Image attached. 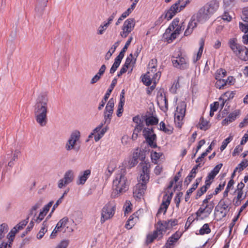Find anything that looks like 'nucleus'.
<instances>
[{"mask_svg": "<svg viewBox=\"0 0 248 248\" xmlns=\"http://www.w3.org/2000/svg\"><path fill=\"white\" fill-rule=\"evenodd\" d=\"M77 141L78 140H68L65 145L66 150L78 149L79 145L77 143Z\"/></svg>", "mask_w": 248, "mask_h": 248, "instance_id": "obj_25", "label": "nucleus"}, {"mask_svg": "<svg viewBox=\"0 0 248 248\" xmlns=\"http://www.w3.org/2000/svg\"><path fill=\"white\" fill-rule=\"evenodd\" d=\"M147 189V185L138 183L133 188V196L135 198L140 199L143 197Z\"/></svg>", "mask_w": 248, "mask_h": 248, "instance_id": "obj_14", "label": "nucleus"}, {"mask_svg": "<svg viewBox=\"0 0 248 248\" xmlns=\"http://www.w3.org/2000/svg\"><path fill=\"white\" fill-rule=\"evenodd\" d=\"M183 232L177 231L174 233L169 237L165 244L166 248H174L176 243L181 237Z\"/></svg>", "mask_w": 248, "mask_h": 248, "instance_id": "obj_12", "label": "nucleus"}, {"mask_svg": "<svg viewBox=\"0 0 248 248\" xmlns=\"http://www.w3.org/2000/svg\"><path fill=\"white\" fill-rule=\"evenodd\" d=\"M172 196L171 192L169 195L165 194L163 197L162 202L159 208L156 216L163 213L164 214H166L168 208L170 204Z\"/></svg>", "mask_w": 248, "mask_h": 248, "instance_id": "obj_11", "label": "nucleus"}, {"mask_svg": "<svg viewBox=\"0 0 248 248\" xmlns=\"http://www.w3.org/2000/svg\"><path fill=\"white\" fill-rule=\"evenodd\" d=\"M121 63V62H119L118 61L116 60H114V62L113 63V65H112L109 72L110 74H113L117 70V69L119 66L120 64Z\"/></svg>", "mask_w": 248, "mask_h": 248, "instance_id": "obj_52", "label": "nucleus"}, {"mask_svg": "<svg viewBox=\"0 0 248 248\" xmlns=\"http://www.w3.org/2000/svg\"><path fill=\"white\" fill-rule=\"evenodd\" d=\"M196 218H194L193 216H189L187 219V221L185 224V228L186 230L189 227L190 224L195 220Z\"/></svg>", "mask_w": 248, "mask_h": 248, "instance_id": "obj_56", "label": "nucleus"}, {"mask_svg": "<svg viewBox=\"0 0 248 248\" xmlns=\"http://www.w3.org/2000/svg\"><path fill=\"white\" fill-rule=\"evenodd\" d=\"M160 130L163 131L167 134H170L173 131V127L170 125H166L163 122H161L159 124Z\"/></svg>", "mask_w": 248, "mask_h": 248, "instance_id": "obj_24", "label": "nucleus"}, {"mask_svg": "<svg viewBox=\"0 0 248 248\" xmlns=\"http://www.w3.org/2000/svg\"><path fill=\"white\" fill-rule=\"evenodd\" d=\"M193 16L192 17L191 20L189 22L187 27L190 28V29H192V30L194 28H195L197 26V23L195 22V19H193Z\"/></svg>", "mask_w": 248, "mask_h": 248, "instance_id": "obj_62", "label": "nucleus"}, {"mask_svg": "<svg viewBox=\"0 0 248 248\" xmlns=\"http://www.w3.org/2000/svg\"><path fill=\"white\" fill-rule=\"evenodd\" d=\"M147 113H149V115L148 116L147 115L145 116V121L146 125H156L158 123V118L154 116L153 113H151L148 112H147Z\"/></svg>", "mask_w": 248, "mask_h": 248, "instance_id": "obj_20", "label": "nucleus"}, {"mask_svg": "<svg viewBox=\"0 0 248 248\" xmlns=\"http://www.w3.org/2000/svg\"><path fill=\"white\" fill-rule=\"evenodd\" d=\"M155 230L152 233H149L146 237V243H152L155 239L160 240L164 233L169 230L168 226L164 220H158L155 225Z\"/></svg>", "mask_w": 248, "mask_h": 248, "instance_id": "obj_3", "label": "nucleus"}, {"mask_svg": "<svg viewBox=\"0 0 248 248\" xmlns=\"http://www.w3.org/2000/svg\"><path fill=\"white\" fill-rule=\"evenodd\" d=\"M131 62V59L127 57L126 59L124 64L123 65L120 71L117 74V76L120 77L123 74L126 73L127 69Z\"/></svg>", "mask_w": 248, "mask_h": 248, "instance_id": "obj_23", "label": "nucleus"}, {"mask_svg": "<svg viewBox=\"0 0 248 248\" xmlns=\"http://www.w3.org/2000/svg\"><path fill=\"white\" fill-rule=\"evenodd\" d=\"M166 222L168 226L169 230L171 229L173 226L177 225L178 223V221L177 219H170L166 220Z\"/></svg>", "mask_w": 248, "mask_h": 248, "instance_id": "obj_48", "label": "nucleus"}, {"mask_svg": "<svg viewBox=\"0 0 248 248\" xmlns=\"http://www.w3.org/2000/svg\"><path fill=\"white\" fill-rule=\"evenodd\" d=\"M74 177V176L73 171L69 170L65 172L63 179L64 180L65 183L68 184L72 182Z\"/></svg>", "mask_w": 248, "mask_h": 248, "instance_id": "obj_28", "label": "nucleus"}, {"mask_svg": "<svg viewBox=\"0 0 248 248\" xmlns=\"http://www.w3.org/2000/svg\"><path fill=\"white\" fill-rule=\"evenodd\" d=\"M141 151H139L138 149H137L133 154V156L132 159L129 161L130 165L131 167L135 166L138 163V159L140 158V160H144L145 156L142 155Z\"/></svg>", "mask_w": 248, "mask_h": 248, "instance_id": "obj_17", "label": "nucleus"}, {"mask_svg": "<svg viewBox=\"0 0 248 248\" xmlns=\"http://www.w3.org/2000/svg\"><path fill=\"white\" fill-rule=\"evenodd\" d=\"M226 183L225 182H223L222 183H220L217 187H216L214 191V194L217 195L219 192H220L224 187L225 186Z\"/></svg>", "mask_w": 248, "mask_h": 248, "instance_id": "obj_57", "label": "nucleus"}, {"mask_svg": "<svg viewBox=\"0 0 248 248\" xmlns=\"http://www.w3.org/2000/svg\"><path fill=\"white\" fill-rule=\"evenodd\" d=\"M186 4L184 3V4H182L181 5L179 6H178V10H175V11H176L177 12H175L173 10V9H172V10L171 11V13L170 14V15L169 16V18L170 19H171L172 18V17L178 13L180 12L181 11H182V10H183L185 7L186 6Z\"/></svg>", "mask_w": 248, "mask_h": 248, "instance_id": "obj_45", "label": "nucleus"}, {"mask_svg": "<svg viewBox=\"0 0 248 248\" xmlns=\"http://www.w3.org/2000/svg\"><path fill=\"white\" fill-rule=\"evenodd\" d=\"M226 85L227 84L229 85H232L235 82V79L232 76H229L227 79L225 80Z\"/></svg>", "mask_w": 248, "mask_h": 248, "instance_id": "obj_60", "label": "nucleus"}, {"mask_svg": "<svg viewBox=\"0 0 248 248\" xmlns=\"http://www.w3.org/2000/svg\"><path fill=\"white\" fill-rule=\"evenodd\" d=\"M244 49L246 50L245 55L242 56L240 58L244 61H248V48L246 46H244Z\"/></svg>", "mask_w": 248, "mask_h": 248, "instance_id": "obj_64", "label": "nucleus"}, {"mask_svg": "<svg viewBox=\"0 0 248 248\" xmlns=\"http://www.w3.org/2000/svg\"><path fill=\"white\" fill-rule=\"evenodd\" d=\"M113 188L118 193L125 192L128 188L127 179L122 171L117 173L113 181Z\"/></svg>", "mask_w": 248, "mask_h": 248, "instance_id": "obj_4", "label": "nucleus"}, {"mask_svg": "<svg viewBox=\"0 0 248 248\" xmlns=\"http://www.w3.org/2000/svg\"><path fill=\"white\" fill-rule=\"evenodd\" d=\"M106 26V23H105V22H103V25H101L97 31V34H103L105 31V30L107 29L108 26Z\"/></svg>", "mask_w": 248, "mask_h": 248, "instance_id": "obj_58", "label": "nucleus"}, {"mask_svg": "<svg viewBox=\"0 0 248 248\" xmlns=\"http://www.w3.org/2000/svg\"><path fill=\"white\" fill-rule=\"evenodd\" d=\"M211 232V229L208 223L204 224L199 230V234L204 235L205 234H209Z\"/></svg>", "mask_w": 248, "mask_h": 248, "instance_id": "obj_33", "label": "nucleus"}, {"mask_svg": "<svg viewBox=\"0 0 248 248\" xmlns=\"http://www.w3.org/2000/svg\"><path fill=\"white\" fill-rule=\"evenodd\" d=\"M208 187L204 185L202 187H201L200 189H199L197 192L195 197L196 199H199L200 197H201L203 194H204L208 189Z\"/></svg>", "mask_w": 248, "mask_h": 248, "instance_id": "obj_39", "label": "nucleus"}, {"mask_svg": "<svg viewBox=\"0 0 248 248\" xmlns=\"http://www.w3.org/2000/svg\"><path fill=\"white\" fill-rule=\"evenodd\" d=\"M208 123L203 117H201L199 122V127L201 129L206 130L208 128Z\"/></svg>", "mask_w": 248, "mask_h": 248, "instance_id": "obj_42", "label": "nucleus"}, {"mask_svg": "<svg viewBox=\"0 0 248 248\" xmlns=\"http://www.w3.org/2000/svg\"><path fill=\"white\" fill-rule=\"evenodd\" d=\"M218 7L219 2L216 0H212L207 2L197 13V21L202 23L205 22L217 11Z\"/></svg>", "mask_w": 248, "mask_h": 248, "instance_id": "obj_2", "label": "nucleus"}, {"mask_svg": "<svg viewBox=\"0 0 248 248\" xmlns=\"http://www.w3.org/2000/svg\"><path fill=\"white\" fill-rule=\"evenodd\" d=\"M162 154L161 153H157L156 152H152L151 154V157L152 159V162L155 164H156L157 163L158 160L162 156Z\"/></svg>", "mask_w": 248, "mask_h": 248, "instance_id": "obj_34", "label": "nucleus"}, {"mask_svg": "<svg viewBox=\"0 0 248 248\" xmlns=\"http://www.w3.org/2000/svg\"><path fill=\"white\" fill-rule=\"evenodd\" d=\"M150 72H148L147 74L143 76L142 78V81L143 82V84L147 86H150L152 82V79H151L150 76L148 75V74Z\"/></svg>", "mask_w": 248, "mask_h": 248, "instance_id": "obj_37", "label": "nucleus"}, {"mask_svg": "<svg viewBox=\"0 0 248 248\" xmlns=\"http://www.w3.org/2000/svg\"><path fill=\"white\" fill-rule=\"evenodd\" d=\"M137 214V212L134 213L129 217L128 220L126 221L125 228L127 230L132 229L139 220V218Z\"/></svg>", "mask_w": 248, "mask_h": 248, "instance_id": "obj_19", "label": "nucleus"}, {"mask_svg": "<svg viewBox=\"0 0 248 248\" xmlns=\"http://www.w3.org/2000/svg\"><path fill=\"white\" fill-rule=\"evenodd\" d=\"M113 112V108L108 106H106L104 114L105 123L109 124L110 123Z\"/></svg>", "mask_w": 248, "mask_h": 248, "instance_id": "obj_22", "label": "nucleus"}, {"mask_svg": "<svg viewBox=\"0 0 248 248\" xmlns=\"http://www.w3.org/2000/svg\"><path fill=\"white\" fill-rule=\"evenodd\" d=\"M102 125H103L102 124L101 125H100L101 126V127L102 126ZM107 129V127H104L103 128H101L100 130L99 131V132H98L97 133V134L95 135V136L94 137V140H100L103 137V136L104 135L105 133L106 132Z\"/></svg>", "mask_w": 248, "mask_h": 248, "instance_id": "obj_49", "label": "nucleus"}, {"mask_svg": "<svg viewBox=\"0 0 248 248\" xmlns=\"http://www.w3.org/2000/svg\"><path fill=\"white\" fill-rule=\"evenodd\" d=\"M183 196L182 192H179L176 194L174 198V202L176 204V206L179 207L180 203L181 202V199Z\"/></svg>", "mask_w": 248, "mask_h": 248, "instance_id": "obj_53", "label": "nucleus"}, {"mask_svg": "<svg viewBox=\"0 0 248 248\" xmlns=\"http://www.w3.org/2000/svg\"><path fill=\"white\" fill-rule=\"evenodd\" d=\"M48 0H36L35 10L37 16H40L43 14L45 8L46 7Z\"/></svg>", "mask_w": 248, "mask_h": 248, "instance_id": "obj_16", "label": "nucleus"}, {"mask_svg": "<svg viewBox=\"0 0 248 248\" xmlns=\"http://www.w3.org/2000/svg\"><path fill=\"white\" fill-rule=\"evenodd\" d=\"M48 99L46 93H42L37 97L34 106L35 120L41 126H45L47 122V112Z\"/></svg>", "mask_w": 248, "mask_h": 248, "instance_id": "obj_1", "label": "nucleus"}, {"mask_svg": "<svg viewBox=\"0 0 248 248\" xmlns=\"http://www.w3.org/2000/svg\"><path fill=\"white\" fill-rule=\"evenodd\" d=\"M116 211V204L114 202H109L106 204L101 210L100 222L102 224L111 219Z\"/></svg>", "mask_w": 248, "mask_h": 248, "instance_id": "obj_5", "label": "nucleus"}, {"mask_svg": "<svg viewBox=\"0 0 248 248\" xmlns=\"http://www.w3.org/2000/svg\"><path fill=\"white\" fill-rule=\"evenodd\" d=\"M199 44L200 46L199 49V51L197 54L196 60L194 61V62H196L201 58L204 45V39L203 38H202L201 39Z\"/></svg>", "mask_w": 248, "mask_h": 248, "instance_id": "obj_27", "label": "nucleus"}, {"mask_svg": "<svg viewBox=\"0 0 248 248\" xmlns=\"http://www.w3.org/2000/svg\"><path fill=\"white\" fill-rule=\"evenodd\" d=\"M226 71L222 68H220L218 69L215 74V78L217 79L219 78H223L226 76Z\"/></svg>", "mask_w": 248, "mask_h": 248, "instance_id": "obj_43", "label": "nucleus"}, {"mask_svg": "<svg viewBox=\"0 0 248 248\" xmlns=\"http://www.w3.org/2000/svg\"><path fill=\"white\" fill-rule=\"evenodd\" d=\"M202 165L203 164H201V163H199L195 165L191 170L190 173L188 175H189L190 177H192L193 178H194L196 177V175L197 173V170L198 168L202 167Z\"/></svg>", "mask_w": 248, "mask_h": 248, "instance_id": "obj_44", "label": "nucleus"}, {"mask_svg": "<svg viewBox=\"0 0 248 248\" xmlns=\"http://www.w3.org/2000/svg\"><path fill=\"white\" fill-rule=\"evenodd\" d=\"M28 218L26 220H24L20 221L18 224H17L15 227H16L17 231L21 230L27 225L28 221Z\"/></svg>", "mask_w": 248, "mask_h": 248, "instance_id": "obj_54", "label": "nucleus"}, {"mask_svg": "<svg viewBox=\"0 0 248 248\" xmlns=\"http://www.w3.org/2000/svg\"><path fill=\"white\" fill-rule=\"evenodd\" d=\"M119 44V41H117L114 43V44L111 46V49L106 53L105 56V60H108L112 54L115 52L116 48L118 47Z\"/></svg>", "mask_w": 248, "mask_h": 248, "instance_id": "obj_30", "label": "nucleus"}, {"mask_svg": "<svg viewBox=\"0 0 248 248\" xmlns=\"http://www.w3.org/2000/svg\"><path fill=\"white\" fill-rule=\"evenodd\" d=\"M171 11H170V9L167 11H165L164 13L156 21V24H158L161 23L164 19H167L168 21L170 20V19L169 16L171 13Z\"/></svg>", "mask_w": 248, "mask_h": 248, "instance_id": "obj_26", "label": "nucleus"}, {"mask_svg": "<svg viewBox=\"0 0 248 248\" xmlns=\"http://www.w3.org/2000/svg\"><path fill=\"white\" fill-rule=\"evenodd\" d=\"M143 136L145 140H156V136L154 133L152 128H144L143 130Z\"/></svg>", "mask_w": 248, "mask_h": 248, "instance_id": "obj_21", "label": "nucleus"}, {"mask_svg": "<svg viewBox=\"0 0 248 248\" xmlns=\"http://www.w3.org/2000/svg\"><path fill=\"white\" fill-rule=\"evenodd\" d=\"M244 21L246 22V23H243L239 22V28L242 31L244 32L245 34L248 33V21L247 19H244Z\"/></svg>", "mask_w": 248, "mask_h": 248, "instance_id": "obj_41", "label": "nucleus"}, {"mask_svg": "<svg viewBox=\"0 0 248 248\" xmlns=\"http://www.w3.org/2000/svg\"><path fill=\"white\" fill-rule=\"evenodd\" d=\"M235 192L237 193V196L235 198L236 200L235 204L238 205L240 203L241 201L245 199L246 196L243 198V191H235Z\"/></svg>", "mask_w": 248, "mask_h": 248, "instance_id": "obj_46", "label": "nucleus"}, {"mask_svg": "<svg viewBox=\"0 0 248 248\" xmlns=\"http://www.w3.org/2000/svg\"><path fill=\"white\" fill-rule=\"evenodd\" d=\"M216 79L217 80L215 83V86L217 88L221 89H223L225 85H226L225 79H222L221 78Z\"/></svg>", "mask_w": 248, "mask_h": 248, "instance_id": "obj_40", "label": "nucleus"}, {"mask_svg": "<svg viewBox=\"0 0 248 248\" xmlns=\"http://www.w3.org/2000/svg\"><path fill=\"white\" fill-rule=\"evenodd\" d=\"M240 214H239V213L237 215V216L233 218L232 222L230 224V225H229L230 232H231L232 231V229L233 226H234L236 221L238 220V219L239 217Z\"/></svg>", "mask_w": 248, "mask_h": 248, "instance_id": "obj_61", "label": "nucleus"}, {"mask_svg": "<svg viewBox=\"0 0 248 248\" xmlns=\"http://www.w3.org/2000/svg\"><path fill=\"white\" fill-rule=\"evenodd\" d=\"M228 44L232 52L237 55L240 54L241 52L244 51V46L237 43L236 38H230Z\"/></svg>", "mask_w": 248, "mask_h": 248, "instance_id": "obj_13", "label": "nucleus"}, {"mask_svg": "<svg viewBox=\"0 0 248 248\" xmlns=\"http://www.w3.org/2000/svg\"><path fill=\"white\" fill-rule=\"evenodd\" d=\"M101 128V126L99 125L97 127H96L95 129H94L93 131V132L89 135L88 138L91 139L93 137V136H94V138L95 136V135L97 134V133L98 132H99Z\"/></svg>", "mask_w": 248, "mask_h": 248, "instance_id": "obj_59", "label": "nucleus"}, {"mask_svg": "<svg viewBox=\"0 0 248 248\" xmlns=\"http://www.w3.org/2000/svg\"><path fill=\"white\" fill-rule=\"evenodd\" d=\"M214 207L210 205H201L199 209L196 212V220H203L208 218L211 215Z\"/></svg>", "mask_w": 248, "mask_h": 248, "instance_id": "obj_7", "label": "nucleus"}, {"mask_svg": "<svg viewBox=\"0 0 248 248\" xmlns=\"http://www.w3.org/2000/svg\"><path fill=\"white\" fill-rule=\"evenodd\" d=\"M117 83V79L116 78H114L109 87L106 93H105L103 99L102 100L101 102L99 104V105L98 106V109L99 110H101L102 109V108L104 107L107 100L108 99L112 90H113L114 87L116 85Z\"/></svg>", "mask_w": 248, "mask_h": 248, "instance_id": "obj_15", "label": "nucleus"}, {"mask_svg": "<svg viewBox=\"0 0 248 248\" xmlns=\"http://www.w3.org/2000/svg\"><path fill=\"white\" fill-rule=\"evenodd\" d=\"M157 97L160 101L164 103L165 110L163 108H161V109L164 111L167 110L168 109V102L165 94H163V93H161L159 95H158Z\"/></svg>", "mask_w": 248, "mask_h": 248, "instance_id": "obj_32", "label": "nucleus"}, {"mask_svg": "<svg viewBox=\"0 0 248 248\" xmlns=\"http://www.w3.org/2000/svg\"><path fill=\"white\" fill-rule=\"evenodd\" d=\"M91 173V170L89 169L81 172L78 176V178L77 182V184L78 185L84 184L88 178L90 176Z\"/></svg>", "mask_w": 248, "mask_h": 248, "instance_id": "obj_18", "label": "nucleus"}, {"mask_svg": "<svg viewBox=\"0 0 248 248\" xmlns=\"http://www.w3.org/2000/svg\"><path fill=\"white\" fill-rule=\"evenodd\" d=\"M247 166H248V160L244 159L236 167V170H238L239 172H241Z\"/></svg>", "mask_w": 248, "mask_h": 248, "instance_id": "obj_36", "label": "nucleus"}, {"mask_svg": "<svg viewBox=\"0 0 248 248\" xmlns=\"http://www.w3.org/2000/svg\"><path fill=\"white\" fill-rule=\"evenodd\" d=\"M236 93V91H228L225 92L223 96L224 97H226V99L225 100H229L230 99H232L233 97L234 96V95Z\"/></svg>", "mask_w": 248, "mask_h": 248, "instance_id": "obj_50", "label": "nucleus"}, {"mask_svg": "<svg viewBox=\"0 0 248 248\" xmlns=\"http://www.w3.org/2000/svg\"><path fill=\"white\" fill-rule=\"evenodd\" d=\"M243 150V146L241 145H238L234 149V151L232 153V155L233 156L237 154H239L241 152H242Z\"/></svg>", "mask_w": 248, "mask_h": 248, "instance_id": "obj_63", "label": "nucleus"}, {"mask_svg": "<svg viewBox=\"0 0 248 248\" xmlns=\"http://www.w3.org/2000/svg\"><path fill=\"white\" fill-rule=\"evenodd\" d=\"M69 242L68 240H62L56 247V248H67Z\"/></svg>", "mask_w": 248, "mask_h": 248, "instance_id": "obj_55", "label": "nucleus"}, {"mask_svg": "<svg viewBox=\"0 0 248 248\" xmlns=\"http://www.w3.org/2000/svg\"><path fill=\"white\" fill-rule=\"evenodd\" d=\"M80 137V132L78 130L73 131L69 140H79Z\"/></svg>", "mask_w": 248, "mask_h": 248, "instance_id": "obj_51", "label": "nucleus"}, {"mask_svg": "<svg viewBox=\"0 0 248 248\" xmlns=\"http://www.w3.org/2000/svg\"><path fill=\"white\" fill-rule=\"evenodd\" d=\"M135 25V21L133 18H129L126 19L122 27L123 31L121 32L120 35L123 38H126L128 34L134 29Z\"/></svg>", "mask_w": 248, "mask_h": 248, "instance_id": "obj_9", "label": "nucleus"}, {"mask_svg": "<svg viewBox=\"0 0 248 248\" xmlns=\"http://www.w3.org/2000/svg\"><path fill=\"white\" fill-rule=\"evenodd\" d=\"M18 232L16 227H14L11 231L9 232L7 237L9 239V244L12 245V242L13 241L16 234Z\"/></svg>", "mask_w": 248, "mask_h": 248, "instance_id": "obj_35", "label": "nucleus"}, {"mask_svg": "<svg viewBox=\"0 0 248 248\" xmlns=\"http://www.w3.org/2000/svg\"><path fill=\"white\" fill-rule=\"evenodd\" d=\"M68 222V218L67 217L62 218L57 223L56 225L57 229H59L62 232L63 231Z\"/></svg>", "mask_w": 248, "mask_h": 248, "instance_id": "obj_29", "label": "nucleus"}, {"mask_svg": "<svg viewBox=\"0 0 248 248\" xmlns=\"http://www.w3.org/2000/svg\"><path fill=\"white\" fill-rule=\"evenodd\" d=\"M179 78H180V77H178L177 81H175L174 82V83L170 89V91L173 93H176L177 90L178 88H179L180 87V84H179Z\"/></svg>", "mask_w": 248, "mask_h": 248, "instance_id": "obj_47", "label": "nucleus"}, {"mask_svg": "<svg viewBox=\"0 0 248 248\" xmlns=\"http://www.w3.org/2000/svg\"><path fill=\"white\" fill-rule=\"evenodd\" d=\"M186 104L185 101H181L178 103L174 115V121L178 127H181L182 121L185 116Z\"/></svg>", "mask_w": 248, "mask_h": 248, "instance_id": "obj_6", "label": "nucleus"}, {"mask_svg": "<svg viewBox=\"0 0 248 248\" xmlns=\"http://www.w3.org/2000/svg\"><path fill=\"white\" fill-rule=\"evenodd\" d=\"M215 214L217 216H219V219L225 217L226 216V212L221 209L219 206L215 208Z\"/></svg>", "mask_w": 248, "mask_h": 248, "instance_id": "obj_38", "label": "nucleus"}, {"mask_svg": "<svg viewBox=\"0 0 248 248\" xmlns=\"http://www.w3.org/2000/svg\"><path fill=\"white\" fill-rule=\"evenodd\" d=\"M173 58L175 57H173ZM176 59H172V62L174 67L184 70L188 68L189 64L188 61L186 59L183 57L182 54H178L177 56L175 57Z\"/></svg>", "mask_w": 248, "mask_h": 248, "instance_id": "obj_10", "label": "nucleus"}, {"mask_svg": "<svg viewBox=\"0 0 248 248\" xmlns=\"http://www.w3.org/2000/svg\"><path fill=\"white\" fill-rule=\"evenodd\" d=\"M240 114V110L239 109H236L228 115V117L227 118V120H229V123L232 122Z\"/></svg>", "mask_w": 248, "mask_h": 248, "instance_id": "obj_31", "label": "nucleus"}, {"mask_svg": "<svg viewBox=\"0 0 248 248\" xmlns=\"http://www.w3.org/2000/svg\"><path fill=\"white\" fill-rule=\"evenodd\" d=\"M142 168V171L140 173L139 183L141 184L147 185L150 178V164L149 162H144L140 164Z\"/></svg>", "mask_w": 248, "mask_h": 248, "instance_id": "obj_8", "label": "nucleus"}]
</instances>
